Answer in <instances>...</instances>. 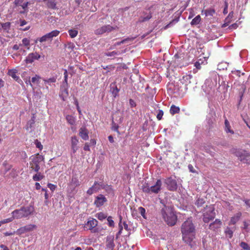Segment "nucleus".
<instances>
[{
	"label": "nucleus",
	"instance_id": "obj_1",
	"mask_svg": "<svg viewBox=\"0 0 250 250\" xmlns=\"http://www.w3.org/2000/svg\"><path fill=\"white\" fill-rule=\"evenodd\" d=\"M183 240L187 244H190L195 235V226L190 218L185 221L181 227Z\"/></svg>",
	"mask_w": 250,
	"mask_h": 250
},
{
	"label": "nucleus",
	"instance_id": "obj_2",
	"mask_svg": "<svg viewBox=\"0 0 250 250\" xmlns=\"http://www.w3.org/2000/svg\"><path fill=\"white\" fill-rule=\"evenodd\" d=\"M161 214L164 221L168 226H173L175 225L177 220V217L173 208L165 206L161 209Z\"/></svg>",
	"mask_w": 250,
	"mask_h": 250
},
{
	"label": "nucleus",
	"instance_id": "obj_3",
	"mask_svg": "<svg viewBox=\"0 0 250 250\" xmlns=\"http://www.w3.org/2000/svg\"><path fill=\"white\" fill-rule=\"evenodd\" d=\"M35 208L33 206L29 205L26 207H22L19 209L13 211L11 213L14 219H21L26 218L33 214Z\"/></svg>",
	"mask_w": 250,
	"mask_h": 250
},
{
	"label": "nucleus",
	"instance_id": "obj_4",
	"mask_svg": "<svg viewBox=\"0 0 250 250\" xmlns=\"http://www.w3.org/2000/svg\"><path fill=\"white\" fill-rule=\"evenodd\" d=\"M44 158L43 156L37 153L30 157V161L29 162L30 169L31 171L34 172H38L40 169V164L43 162Z\"/></svg>",
	"mask_w": 250,
	"mask_h": 250
},
{
	"label": "nucleus",
	"instance_id": "obj_5",
	"mask_svg": "<svg viewBox=\"0 0 250 250\" xmlns=\"http://www.w3.org/2000/svg\"><path fill=\"white\" fill-rule=\"evenodd\" d=\"M231 152L238 157V159L244 163L250 164V153L243 149L233 148Z\"/></svg>",
	"mask_w": 250,
	"mask_h": 250
},
{
	"label": "nucleus",
	"instance_id": "obj_6",
	"mask_svg": "<svg viewBox=\"0 0 250 250\" xmlns=\"http://www.w3.org/2000/svg\"><path fill=\"white\" fill-rule=\"evenodd\" d=\"M215 217L214 208L213 205L207 206L203 211V221L205 223H208L213 220Z\"/></svg>",
	"mask_w": 250,
	"mask_h": 250
},
{
	"label": "nucleus",
	"instance_id": "obj_7",
	"mask_svg": "<svg viewBox=\"0 0 250 250\" xmlns=\"http://www.w3.org/2000/svg\"><path fill=\"white\" fill-rule=\"evenodd\" d=\"M98 225V221L93 218L88 219L87 222L84 224V228L85 230H90L92 233L99 232V229L96 227Z\"/></svg>",
	"mask_w": 250,
	"mask_h": 250
},
{
	"label": "nucleus",
	"instance_id": "obj_8",
	"mask_svg": "<svg viewBox=\"0 0 250 250\" xmlns=\"http://www.w3.org/2000/svg\"><path fill=\"white\" fill-rule=\"evenodd\" d=\"M24 0H15L16 9L20 14H25L28 11V5L29 2H23Z\"/></svg>",
	"mask_w": 250,
	"mask_h": 250
},
{
	"label": "nucleus",
	"instance_id": "obj_9",
	"mask_svg": "<svg viewBox=\"0 0 250 250\" xmlns=\"http://www.w3.org/2000/svg\"><path fill=\"white\" fill-rule=\"evenodd\" d=\"M60 33V31L58 30H53L48 33L46 34L42 37L37 39L36 41V42H37L38 41H39L40 42H43L48 41H51L53 38L54 37L58 36L59 35Z\"/></svg>",
	"mask_w": 250,
	"mask_h": 250
},
{
	"label": "nucleus",
	"instance_id": "obj_10",
	"mask_svg": "<svg viewBox=\"0 0 250 250\" xmlns=\"http://www.w3.org/2000/svg\"><path fill=\"white\" fill-rule=\"evenodd\" d=\"M115 29V27L109 24L104 25L94 30V34L96 35H101L104 33H108Z\"/></svg>",
	"mask_w": 250,
	"mask_h": 250
},
{
	"label": "nucleus",
	"instance_id": "obj_11",
	"mask_svg": "<svg viewBox=\"0 0 250 250\" xmlns=\"http://www.w3.org/2000/svg\"><path fill=\"white\" fill-rule=\"evenodd\" d=\"M37 226L34 224H29L25 226L20 228L16 231V233L18 235H21L24 233L31 231L36 229Z\"/></svg>",
	"mask_w": 250,
	"mask_h": 250
},
{
	"label": "nucleus",
	"instance_id": "obj_12",
	"mask_svg": "<svg viewBox=\"0 0 250 250\" xmlns=\"http://www.w3.org/2000/svg\"><path fill=\"white\" fill-rule=\"evenodd\" d=\"M165 183L167 185V188L170 191H176L177 189V182L171 177H168L165 179Z\"/></svg>",
	"mask_w": 250,
	"mask_h": 250
},
{
	"label": "nucleus",
	"instance_id": "obj_13",
	"mask_svg": "<svg viewBox=\"0 0 250 250\" xmlns=\"http://www.w3.org/2000/svg\"><path fill=\"white\" fill-rule=\"evenodd\" d=\"M41 58L40 55L37 52L29 53L26 57L25 62L26 63L29 64L33 62L35 60H38Z\"/></svg>",
	"mask_w": 250,
	"mask_h": 250
},
{
	"label": "nucleus",
	"instance_id": "obj_14",
	"mask_svg": "<svg viewBox=\"0 0 250 250\" xmlns=\"http://www.w3.org/2000/svg\"><path fill=\"white\" fill-rule=\"evenodd\" d=\"M162 184L161 180L158 179L154 185L150 187L149 194L152 193H158L161 189Z\"/></svg>",
	"mask_w": 250,
	"mask_h": 250
},
{
	"label": "nucleus",
	"instance_id": "obj_15",
	"mask_svg": "<svg viewBox=\"0 0 250 250\" xmlns=\"http://www.w3.org/2000/svg\"><path fill=\"white\" fill-rule=\"evenodd\" d=\"M114 237L113 235L107 236L105 241L106 249L109 250H114L115 244L114 243Z\"/></svg>",
	"mask_w": 250,
	"mask_h": 250
},
{
	"label": "nucleus",
	"instance_id": "obj_16",
	"mask_svg": "<svg viewBox=\"0 0 250 250\" xmlns=\"http://www.w3.org/2000/svg\"><path fill=\"white\" fill-rule=\"evenodd\" d=\"M107 202L106 198L103 194H99L97 196L94 201V205L98 208H99Z\"/></svg>",
	"mask_w": 250,
	"mask_h": 250
},
{
	"label": "nucleus",
	"instance_id": "obj_17",
	"mask_svg": "<svg viewBox=\"0 0 250 250\" xmlns=\"http://www.w3.org/2000/svg\"><path fill=\"white\" fill-rule=\"evenodd\" d=\"M41 77L37 74H36L34 77L31 78V80L26 81L25 83L27 84H29L32 88L33 91H35L36 87L33 86L32 83L39 84L40 82Z\"/></svg>",
	"mask_w": 250,
	"mask_h": 250
},
{
	"label": "nucleus",
	"instance_id": "obj_18",
	"mask_svg": "<svg viewBox=\"0 0 250 250\" xmlns=\"http://www.w3.org/2000/svg\"><path fill=\"white\" fill-rule=\"evenodd\" d=\"M101 188L102 184L98 183L97 182H95L93 186L87 190L86 193L87 194L91 195L93 193L97 192Z\"/></svg>",
	"mask_w": 250,
	"mask_h": 250
},
{
	"label": "nucleus",
	"instance_id": "obj_19",
	"mask_svg": "<svg viewBox=\"0 0 250 250\" xmlns=\"http://www.w3.org/2000/svg\"><path fill=\"white\" fill-rule=\"evenodd\" d=\"M89 131L85 126L81 127L79 129V136L84 140H88Z\"/></svg>",
	"mask_w": 250,
	"mask_h": 250
},
{
	"label": "nucleus",
	"instance_id": "obj_20",
	"mask_svg": "<svg viewBox=\"0 0 250 250\" xmlns=\"http://www.w3.org/2000/svg\"><path fill=\"white\" fill-rule=\"evenodd\" d=\"M18 71L16 69H9L8 71L7 75L11 77L15 81L19 83L22 82L20 77L17 75Z\"/></svg>",
	"mask_w": 250,
	"mask_h": 250
},
{
	"label": "nucleus",
	"instance_id": "obj_21",
	"mask_svg": "<svg viewBox=\"0 0 250 250\" xmlns=\"http://www.w3.org/2000/svg\"><path fill=\"white\" fill-rule=\"evenodd\" d=\"M78 143H79V140L76 136H72L71 137V148H72L73 153H75L78 149V146H77Z\"/></svg>",
	"mask_w": 250,
	"mask_h": 250
},
{
	"label": "nucleus",
	"instance_id": "obj_22",
	"mask_svg": "<svg viewBox=\"0 0 250 250\" xmlns=\"http://www.w3.org/2000/svg\"><path fill=\"white\" fill-rule=\"evenodd\" d=\"M221 225L222 222L221 220L216 219L213 223L209 225V228L211 230H216L221 227Z\"/></svg>",
	"mask_w": 250,
	"mask_h": 250
},
{
	"label": "nucleus",
	"instance_id": "obj_23",
	"mask_svg": "<svg viewBox=\"0 0 250 250\" xmlns=\"http://www.w3.org/2000/svg\"><path fill=\"white\" fill-rule=\"evenodd\" d=\"M242 213L240 212L236 213L233 216L231 217L229 223V225H235L240 219Z\"/></svg>",
	"mask_w": 250,
	"mask_h": 250
},
{
	"label": "nucleus",
	"instance_id": "obj_24",
	"mask_svg": "<svg viewBox=\"0 0 250 250\" xmlns=\"http://www.w3.org/2000/svg\"><path fill=\"white\" fill-rule=\"evenodd\" d=\"M43 81L44 85H45L46 89L47 90H49V87L47 84L50 85L51 83H55L56 82V78L55 77H53L49 79H43Z\"/></svg>",
	"mask_w": 250,
	"mask_h": 250
},
{
	"label": "nucleus",
	"instance_id": "obj_25",
	"mask_svg": "<svg viewBox=\"0 0 250 250\" xmlns=\"http://www.w3.org/2000/svg\"><path fill=\"white\" fill-rule=\"evenodd\" d=\"M215 13V10L213 8L202 10L201 11V14H204L206 17H212Z\"/></svg>",
	"mask_w": 250,
	"mask_h": 250
},
{
	"label": "nucleus",
	"instance_id": "obj_26",
	"mask_svg": "<svg viewBox=\"0 0 250 250\" xmlns=\"http://www.w3.org/2000/svg\"><path fill=\"white\" fill-rule=\"evenodd\" d=\"M225 130L227 133H230L231 134L234 133V131L231 129L230 124L226 118L225 120Z\"/></svg>",
	"mask_w": 250,
	"mask_h": 250
},
{
	"label": "nucleus",
	"instance_id": "obj_27",
	"mask_svg": "<svg viewBox=\"0 0 250 250\" xmlns=\"http://www.w3.org/2000/svg\"><path fill=\"white\" fill-rule=\"evenodd\" d=\"M59 96L63 101H65L66 98L68 96L67 88H64L63 89H62Z\"/></svg>",
	"mask_w": 250,
	"mask_h": 250
},
{
	"label": "nucleus",
	"instance_id": "obj_28",
	"mask_svg": "<svg viewBox=\"0 0 250 250\" xmlns=\"http://www.w3.org/2000/svg\"><path fill=\"white\" fill-rule=\"evenodd\" d=\"M101 188L104 189L106 191V192L108 194H113L114 193L113 189L111 185H104L102 184Z\"/></svg>",
	"mask_w": 250,
	"mask_h": 250
},
{
	"label": "nucleus",
	"instance_id": "obj_29",
	"mask_svg": "<svg viewBox=\"0 0 250 250\" xmlns=\"http://www.w3.org/2000/svg\"><path fill=\"white\" fill-rule=\"evenodd\" d=\"M36 174L33 176L32 179L35 181H39L44 178V176L41 172H36Z\"/></svg>",
	"mask_w": 250,
	"mask_h": 250
},
{
	"label": "nucleus",
	"instance_id": "obj_30",
	"mask_svg": "<svg viewBox=\"0 0 250 250\" xmlns=\"http://www.w3.org/2000/svg\"><path fill=\"white\" fill-rule=\"evenodd\" d=\"M142 191L147 194L150 193V186L148 183L145 182L141 187Z\"/></svg>",
	"mask_w": 250,
	"mask_h": 250
},
{
	"label": "nucleus",
	"instance_id": "obj_31",
	"mask_svg": "<svg viewBox=\"0 0 250 250\" xmlns=\"http://www.w3.org/2000/svg\"><path fill=\"white\" fill-rule=\"evenodd\" d=\"M180 112V108L176 105L172 104L170 108V113L171 115L178 113Z\"/></svg>",
	"mask_w": 250,
	"mask_h": 250
},
{
	"label": "nucleus",
	"instance_id": "obj_32",
	"mask_svg": "<svg viewBox=\"0 0 250 250\" xmlns=\"http://www.w3.org/2000/svg\"><path fill=\"white\" fill-rule=\"evenodd\" d=\"M225 233L227 237L229 238H231L233 234V230H232L230 228L227 227L225 230Z\"/></svg>",
	"mask_w": 250,
	"mask_h": 250
},
{
	"label": "nucleus",
	"instance_id": "obj_33",
	"mask_svg": "<svg viewBox=\"0 0 250 250\" xmlns=\"http://www.w3.org/2000/svg\"><path fill=\"white\" fill-rule=\"evenodd\" d=\"M201 20V18L200 15L196 16L191 21V24L192 25H197L199 24Z\"/></svg>",
	"mask_w": 250,
	"mask_h": 250
},
{
	"label": "nucleus",
	"instance_id": "obj_34",
	"mask_svg": "<svg viewBox=\"0 0 250 250\" xmlns=\"http://www.w3.org/2000/svg\"><path fill=\"white\" fill-rule=\"evenodd\" d=\"M69 35L71 38H75L78 34V31L76 29H71L68 30Z\"/></svg>",
	"mask_w": 250,
	"mask_h": 250
},
{
	"label": "nucleus",
	"instance_id": "obj_35",
	"mask_svg": "<svg viewBox=\"0 0 250 250\" xmlns=\"http://www.w3.org/2000/svg\"><path fill=\"white\" fill-rule=\"evenodd\" d=\"M35 123V117L33 115L31 120L29 121L27 123V129H28L29 128H32L33 125H34Z\"/></svg>",
	"mask_w": 250,
	"mask_h": 250
},
{
	"label": "nucleus",
	"instance_id": "obj_36",
	"mask_svg": "<svg viewBox=\"0 0 250 250\" xmlns=\"http://www.w3.org/2000/svg\"><path fill=\"white\" fill-rule=\"evenodd\" d=\"M134 39V38H126V39H124V40H123L121 42H116L114 44V46H116L120 45L121 44H123L124 43H125L126 42H127L128 41H133Z\"/></svg>",
	"mask_w": 250,
	"mask_h": 250
},
{
	"label": "nucleus",
	"instance_id": "obj_37",
	"mask_svg": "<svg viewBox=\"0 0 250 250\" xmlns=\"http://www.w3.org/2000/svg\"><path fill=\"white\" fill-rule=\"evenodd\" d=\"M1 26L4 30H5L7 32H9L11 26V23L10 22H6L1 24Z\"/></svg>",
	"mask_w": 250,
	"mask_h": 250
},
{
	"label": "nucleus",
	"instance_id": "obj_38",
	"mask_svg": "<svg viewBox=\"0 0 250 250\" xmlns=\"http://www.w3.org/2000/svg\"><path fill=\"white\" fill-rule=\"evenodd\" d=\"M96 217L100 220L103 221L107 217L106 214L105 213L100 212L96 214Z\"/></svg>",
	"mask_w": 250,
	"mask_h": 250
},
{
	"label": "nucleus",
	"instance_id": "obj_39",
	"mask_svg": "<svg viewBox=\"0 0 250 250\" xmlns=\"http://www.w3.org/2000/svg\"><path fill=\"white\" fill-rule=\"evenodd\" d=\"M66 119L68 123L71 125H73L75 123L74 117L71 115H67Z\"/></svg>",
	"mask_w": 250,
	"mask_h": 250
},
{
	"label": "nucleus",
	"instance_id": "obj_40",
	"mask_svg": "<svg viewBox=\"0 0 250 250\" xmlns=\"http://www.w3.org/2000/svg\"><path fill=\"white\" fill-rule=\"evenodd\" d=\"M30 41L28 38H25L22 40V45L25 47H28V49L29 48V46L30 45Z\"/></svg>",
	"mask_w": 250,
	"mask_h": 250
},
{
	"label": "nucleus",
	"instance_id": "obj_41",
	"mask_svg": "<svg viewBox=\"0 0 250 250\" xmlns=\"http://www.w3.org/2000/svg\"><path fill=\"white\" fill-rule=\"evenodd\" d=\"M205 203V201L203 198H198L196 202L195 205L197 206V207H202Z\"/></svg>",
	"mask_w": 250,
	"mask_h": 250
},
{
	"label": "nucleus",
	"instance_id": "obj_42",
	"mask_svg": "<svg viewBox=\"0 0 250 250\" xmlns=\"http://www.w3.org/2000/svg\"><path fill=\"white\" fill-rule=\"evenodd\" d=\"M121 54L119 51H114L111 52H107L105 53V55L108 57H112L115 55H118Z\"/></svg>",
	"mask_w": 250,
	"mask_h": 250
},
{
	"label": "nucleus",
	"instance_id": "obj_43",
	"mask_svg": "<svg viewBox=\"0 0 250 250\" xmlns=\"http://www.w3.org/2000/svg\"><path fill=\"white\" fill-rule=\"evenodd\" d=\"M14 219H15L14 218V216L12 215V217L1 220L0 223L4 224L10 223V222H12L14 220Z\"/></svg>",
	"mask_w": 250,
	"mask_h": 250
},
{
	"label": "nucleus",
	"instance_id": "obj_44",
	"mask_svg": "<svg viewBox=\"0 0 250 250\" xmlns=\"http://www.w3.org/2000/svg\"><path fill=\"white\" fill-rule=\"evenodd\" d=\"M34 144L36 145V147L38 148L40 150H42L43 149V146L38 140H35L34 141Z\"/></svg>",
	"mask_w": 250,
	"mask_h": 250
},
{
	"label": "nucleus",
	"instance_id": "obj_45",
	"mask_svg": "<svg viewBox=\"0 0 250 250\" xmlns=\"http://www.w3.org/2000/svg\"><path fill=\"white\" fill-rule=\"evenodd\" d=\"M240 245L241 247L244 250H250V246L246 242H242L240 243Z\"/></svg>",
	"mask_w": 250,
	"mask_h": 250
},
{
	"label": "nucleus",
	"instance_id": "obj_46",
	"mask_svg": "<svg viewBox=\"0 0 250 250\" xmlns=\"http://www.w3.org/2000/svg\"><path fill=\"white\" fill-rule=\"evenodd\" d=\"M107 220L108 221V225L109 227H113L114 226V222L112 220V217L111 216H108L107 218Z\"/></svg>",
	"mask_w": 250,
	"mask_h": 250
},
{
	"label": "nucleus",
	"instance_id": "obj_47",
	"mask_svg": "<svg viewBox=\"0 0 250 250\" xmlns=\"http://www.w3.org/2000/svg\"><path fill=\"white\" fill-rule=\"evenodd\" d=\"M138 210H139V213L143 217V218H144L145 219H146V215H145L146 209H145V208H144L143 207H139L138 208Z\"/></svg>",
	"mask_w": 250,
	"mask_h": 250
},
{
	"label": "nucleus",
	"instance_id": "obj_48",
	"mask_svg": "<svg viewBox=\"0 0 250 250\" xmlns=\"http://www.w3.org/2000/svg\"><path fill=\"white\" fill-rule=\"evenodd\" d=\"M119 126L118 125L115 124L113 120L112 122V129L115 131L117 132L118 133H119V131L118 130Z\"/></svg>",
	"mask_w": 250,
	"mask_h": 250
},
{
	"label": "nucleus",
	"instance_id": "obj_49",
	"mask_svg": "<svg viewBox=\"0 0 250 250\" xmlns=\"http://www.w3.org/2000/svg\"><path fill=\"white\" fill-rule=\"evenodd\" d=\"M164 115V112L162 110L159 109L158 111V113L157 114V118L158 120H161L163 117Z\"/></svg>",
	"mask_w": 250,
	"mask_h": 250
},
{
	"label": "nucleus",
	"instance_id": "obj_50",
	"mask_svg": "<svg viewBox=\"0 0 250 250\" xmlns=\"http://www.w3.org/2000/svg\"><path fill=\"white\" fill-rule=\"evenodd\" d=\"M190 79H191L190 75H186L183 77L182 81H184L187 83H190Z\"/></svg>",
	"mask_w": 250,
	"mask_h": 250
},
{
	"label": "nucleus",
	"instance_id": "obj_51",
	"mask_svg": "<svg viewBox=\"0 0 250 250\" xmlns=\"http://www.w3.org/2000/svg\"><path fill=\"white\" fill-rule=\"evenodd\" d=\"M233 17V12L232 11L230 12L227 17L225 19V21H228V22H230L231 19Z\"/></svg>",
	"mask_w": 250,
	"mask_h": 250
},
{
	"label": "nucleus",
	"instance_id": "obj_52",
	"mask_svg": "<svg viewBox=\"0 0 250 250\" xmlns=\"http://www.w3.org/2000/svg\"><path fill=\"white\" fill-rule=\"evenodd\" d=\"M122 217L121 216H120V222L119 223V230L118 232V234H120L122 232V230L123 229V227L122 225Z\"/></svg>",
	"mask_w": 250,
	"mask_h": 250
},
{
	"label": "nucleus",
	"instance_id": "obj_53",
	"mask_svg": "<svg viewBox=\"0 0 250 250\" xmlns=\"http://www.w3.org/2000/svg\"><path fill=\"white\" fill-rule=\"evenodd\" d=\"M47 187L52 191H54L57 188V186L56 185L51 183H48L47 184Z\"/></svg>",
	"mask_w": 250,
	"mask_h": 250
},
{
	"label": "nucleus",
	"instance_id": "obj_54",
	"mask_svg": "<svg viewBox=\"0 0 250 250\" xmlns=\"http://www.w3.org/2000/svg\"><path fill=\"white\" fill-rule=\"evenodd\" d=\"M238 24L237 23H234L229 25V28L231 30L235 29L238 27Z\"/></svg>",
	"mask_w": 250,
	"mask_h": 250
},
{
	"label": "nucleus",
	"instance_id": "obj_55",
	"mask_svg": "<svg viewBox=\"0 0 250 250\" xmlns=\"http://www.w3.org/2000/svg\"><path fill=\"white\" fill-rule=\"evenodd\" d=\"M152 17V16L151 14H149L148 15H147L146 17L143 18V19L141 20V21H146L149 19H150Z\"/></svg>",
	"mask_w": 250,
	"mask_h": 250
},
{
	"label": "nucleus",
	"instance_id": "obj_56",
	"mask_svg": "<svg viewBox=\"0 0 250 250\" xmlns=\"http://www.w3.org/2000/svg\"><path fill=\"white\" fill-rule=\"evenodd\" d=\"M228 3L227 1L225 2V7L223 10L224 14L226 15L228 13Z\"/></svg>",
	"mask_w": 250,
	"mask_h": 250
},
{
	"label": "nucleus",
	"instance_id": "obj_57",
	"mask_svg": "<svg viewBox=\"0 0 250 250\" xmlns=\"http://www.w3.org/2000/svg\"><path fill=\"white\" fill-rule=\"evenodd\" d=\"M188 168L189 170L190 171V172H191L192 173L196 172V171L194 170V167L192 165H191V164L188 165Z\"/></svg>",
	"mask_w": 250,
	"mask_h": 250
},
{
	"label": "nucleus",
	"instance_id": "obj_58",
	"mask_svg": "<svg viewBox=\"0 0 250 250\" xmlns=\"http://www.w3.org/2000/svg\"><path fill=\"white\" fill-rule=\"evenodd\" d=\"M129 104H130V106L132 107H135L136 105V103L135 102V101L131 99H130L129 100Z\"/></svg>",
	"mask_w": 250,
	"mask_h": 250
},
{
	"label": "nucleus",
	"instance_id": "obj_59",
	"mask_svg": "<svg viewBox=\"0 0 250 250\" xmlns=\"http://www.w3.org/2000/svg\"><path fill=\"white\" fill-rule=\"evenodd\" d=\"M22 46V44L21 43L19 44H15L13 46V49L14 50H18L20 49V47Z\"/></svg>",
	"mask_w": 250,
	"mask_h": 250
},
{
	"label": "nucleus",
	"instance_id": "obj_60",
	"mask_svg": "<svg viewBox=\"0 0 250 250\" xmlns=\"http://www.w3.org/2000/svg\"><path fill=\"white\" fill-rule=\"evenodd\" d=\"M83 149L85 151H90L89 145L88 143H86L84 144Z\"/></svg>",
	"mask_w": 250,
	"mask_h": 250
},
{
	"label": "nucleus",
	"instance_id": "obj_61",
	"mask_svg": "<svg viewBox=\"0 0 250 250\" xmlns=\"http://www.w3.org/2000/svg\"><path fill=\"white\" fill-rule=\"evenodd\" d=\"M27 21L24 20H20V26H23V25L27 24Z\"/></svg>",
	"mask_w": 250,
	"mask_h": 250
},
{
	"label": "nucleus",
	"instance_id": "obj_62",
	"mask_svg": "<svg viewBox=\"0 0 250 250\" xmlns=\"http://www.w3.org/2000/svg\"><path fill=\"white\" fill-rule=\"evenodd\" d=\"M194 66L197 69H200L201 68V63L199 62H196L194 64Z\"/></svg>",
	"mask_w": 250,
	"mask_h": 250
},
{
	"label": "nucleus",
	"instance_id": "obj_63",
	"mask_svg": "<svg viewBox=\"0 0 250 250\" xmlns=\"http://www.w3.org/2000/svg\"><path fill=\"white\" fill-rule=\"evenodd\" d=\"M243 224H244L243 229H247L248 228V226H249V224L248 223H247L246 221H244Z\"/></svg>",
	"mask_w": 250,
	"mask_h": 250
},
{
	"label": "nucleus",
	"instance_id": "obj_64",
	"mask_svg": "<svg viewBox=\"0 0 250 250\" xmlns=\"http://www.w3.org/2000/svg\"><path fill=\"white\" fill-rule=\"evenodd\" d=\"M244 201L245 202L246 205L248 207L250 208V200H249V199H246V200H244Z\"/></svg>",
	"mask_w": 250,
	"mask_h": 250
}]
</instances>
